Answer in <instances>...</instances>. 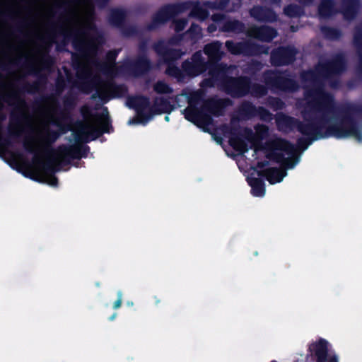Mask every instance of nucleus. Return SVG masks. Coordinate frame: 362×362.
Instances as JSON below:
<instances>
[{
    "mask_svg": "<svg viewBox=\"0 0 362 362\" xmlns=\"http://www.w3.org/2000/svg\"><path fill=\"white\" fill-rule=\"evenodd\" d=\"M151 67V62L145 55H140L124 65L126 71L134 77L144 76L150 71Z\"/></svg>",
    "mask_w": 362,
    "mask_h": 362,
    "instance_id": "obj_18",
    "label": "nucleus"
},
{
    "mask_svg": "<svg viewBox=\"0 0 362 362\" xmlns=\"http://www.w3.org/2000/svg\"><path fill=\"white\" fill-rule=\"evenodd\" d=\"M220 30L223 32H232L234 33L240 34L245 31V24L239 20H228L225 21Z\"/></svg>",
    "mask_w": 362,
    "mask_h": 362,
    "instance_id": "obj_31",
    "label": "nucleus"
},
{
    "mask_svg": "<svg viewBox=\"0 0 362 362\" xmlns=\"http://www.w3.org/2000/svg\"><path fill=\"white\" fill-rule=\"evenodd\" d=\"M217 30V26L215 23H211L207 27V32L209 33H214Z\"/></svg>",
    "mask_w": 362,
    "mask_h": 362,
    "instance_id": "obj_63",
    "label": "nucleus"
},
{
    "mask_svg": "<svg viewBox=\"0 0 362 362\" xmlns=\"http://www.w3.org/2000/svg\"><path fill=\"white\" fill-rule=\"evenodd\" d=\"M187 23L188 21L186 18H180L177 20H175L173 21L175 31L176 33L182 32L187 26Z\"/></svg>",
    "mask_w": 362,
    "mask_h": 362,
    "instance_id": "obj_53",
    "label": "nucleus"
},
{
    "mask_svg": "<svg viewBox=\"0 0 362 362\" xmlns=\"http://www.w3.org/2000/svg\"><path fill=\"white\" fill-rule=\"evenodd\" d=\"M216 81L215 78H205L202 81V86L211 88L214 86V82Z\"/></svg>",
    "mask_w": 362,
    "mask_h": 362,
    "instance_id": "obj_60",
    "label": "nucleus"
},
{
    "mask_svg": "<svg viewBox=\"0 0 362 362\" xmlns=\"http://www.w3.org/2000/svg\"><path fill=\"white\" fill-rule=\"evenodd\" d=\"M256 116L259 117L262 120L268 121L270 119V112L262 106L257 107Z\"/></svg>",
    "mask_w": 362,
    "mask_h": 362,
    "instance_id": "obj_52",
    "label": "nucleus"
},
{
    "mask_svg": "<svg viewBox=\"0 0 362 362\" xmlns=\"http://www.w3.org/2000/svg\"><path fill=\"white\" fill-rule=\"evenodd\" d=\"M284 13L291 18H300L305 15V10L299 5L290 4L284 8Z\"/></svg>",
    "mask_w": 362,
    "mask_h": 362,
    "instance_id": "obj_40",
    "label": "nucleus"
},
{
    "mask_svg": "<svg viewBox=\"0 0 362 362\" xmlns=\"http://www.w3.org/2000/svg\"><path fill=\"white\" fill-rule=\"evenodd\" d=\"M127 106L136 112V116L128 121L129 124H146L153 116L158 115V96H156L151 105L147 96L136 95L128 96Z\"/></svg>",
    "mask_w": 362,
    "mask_h": 362,
    "instance_id": "obj_7",
    "label": "nucleus"
},
{
    "mask_svg": "<svg viewBox=\"0 0 362 362\" xmlns=\"http://www.w3.org/2000/svg\"><path fill=\"white\" fill-rule=\"evenodd\" d=\"M269 165V162L267 160L258 161L257 163V168L262 169Z\"/></svg>",
    "mask_w": 362,
    "mask_h": 362,
    "instance_id": "obj_64",
    "label": "nucleus"
},
{
    "mask_svg": "<svg viewBox=\"0 0 362 362\" xmlns=\"http://www.w3.org/2000/svg\"><path fill=\"white\" fill-rule=\"evenodd\" d=\"M127 19V12L122 8H113L110 11L108 21L111 25L117 28L122 27Z\"/></svg>",
    "mask_w": 362,
    "mask_h": 362,
    "instance_id": "obj_30",
    "label": "nucleus"
},
{
    "mask_svg": "<svg viewBox=\"0 0 362 362\" xmlns=\"http://www.w3.org/2000/svg\"><path fill=\"white\" fill-rule=\"evenodd\" d=\"M193 4L192 1L169 4L160 8V25L165 22V18H170L188 10Z\"/></svg>",
    "mask_w": 362,
    "mask_h": 362,
    "instance_id": "obj_22",
    "label": "nucleus"
},
{
    "mask_svg": "<svg viewBox=\"0 0 362 362\" xmlns=\"http://www.w3.org/2000/svg\"><path fill=\"white\" fill-rule=\"evenodd\" d=\"M267 105L276 111L282 110L284 107V103L279 98L270 96L267 98Z\"/></svg>",
    "mask_w": 362,
    "mask_h": 362,
    "instance_id": "obj_45",
    "label": "nucleus"
},
{
    "mask_svg": "<svg viewBox=\"0 0 362 362\" xmlns=\"http://www.w3.org/2000/svg\"><path fill=\"white\" fill-rule=\"evenodd\" d=\"M98 98L103 103H107L111 99L124 97L128 93V88L124 84H117L113 81L104 83L103 90H97Z\"/></svg>",
    "mask_w": 362,
    "mask_h": 362,
    "instance_id": "obj_15",
    "label": "nucleus"
},
{
    "mask_svg": "<svg viewBox=\"0 0 362 362\" xmlns=\"http://www.w3.org/2000/svg\"><path fill=\"white\" fill-rule=\"evenodd\" d=\"M297 54L294 46H279L271 51L269 62L275 67L288 66L296 61Z\"/></svg>",
    "mask_w": 362,
    "mask_h": 362,
    "instance_id": "obj_13",
    "label": "nucleus"
},
{
    "mask_svg": "<svg viewBox=\"0 0 362 362\" xmlns=\"http://www.w3.org/2000/svg\"><path fill=\"white\" fill-rule=\"evenodd\" d=\"M346 69V60L341 54H337L330 59L318 62L313 69L303 70L300 74L302 82L312 83L313 88L306 91L307 96H313L310 103V110L316 113H332L336 109L334 95L324 90L325 82L327 81L330 88L339 87L338 76Z\"/></svg>",
    "mask_w": 362,
    "mask_h": 362,
    "instance_id": "obj_3",
    "label": "nucleus"
},
{
    "mask_svg": "<svg viewBox=\"0 0 362 362\" xmlns=\"http://www.w3.org/2000/svg\"><path fill=\"white\" fill-rule=\"evenodd\" d=\"M191 6H192L189 13L191 17L196 18L202 21L206 20L209 17V12L208 10L203 8L198 1H193Z\"/></svg>",
    "mask_w": 362,
    "mask_h": 362,
    "instance_id": "obj_37",
    "label": "nucleus"
},
{
    "mask_svg": "<svg viewBox=\"0 0 362 362\" xmlns=\"http://www.w3.org/2000/svg\"><path fill=\"white\" fill-rule=\"evenodd\" d=\"M180 69L183 74V82L186 77L194 78L205 73L207 71L206 61L201 51L195 52L189 59L184 60Z\"/></svg>",
    "mask_w": 362,
    "mask_h": 362,
    "instance_id": "obj_12",
    "label": "nucleus"
},
{
    "mask_svg": "<svg viewBox=\"0 0 362 362\" xmlns=\"http://www.w3.org/2000/svg\"><path fill=\"white\" fill-rule=\"evenodd\" d=\"M208 74L216 81L219 82L220 86L222 88V80L225 76H229L227 74L228 66L226 64L219 62H206Z\"/></svg>",
    "mask_w": 362,
    "mask_h": 362,
    "instance_id": "obj_26",
    "label": "nucleus"
},
{
    "mask_svg": "<svg viewBox=\"0 0 362 362\" xmlns=\"http://www.w3.org/2000/svg\"><path fill=\"white\" fill-rule=\"evenodd\" d=\"M119 29L120 30L122 35L126 37L137 36L141 33L137 26L127 25L125 23L123 24L122 27H120Z\"/></svg>",
    "mask_w": 362,
    "mask_h": 362,
    "instance_id": "obj_43",
    "label": "nucleus"
},
{
    "mask_svg": "<svg viewBox=\"0 0 362 362\" xmlns=\"http://www.w3.org/2000/svg\"><path fill=\"white\" fill-rule=\"evenodd\" d=\"M204 52L208 57L206 62H219L223 55L221 51V43L218 41L206 44L204 47Z\"/></svg>",
    "mask_w": 362,
    "mask_h": 362,
    "instance_id": "obj_28",
    "label": "nucleus"
},
{
    "mask_svg": "<svg viewBox=\"0 0 362 362\" xmlns=\"http://www.w3.org/2000/svg\"><path fill=\"white\" fill-rule=\"evenodd\" d=\"M172 91V89L164 82L160 81V94L167 93Z\"/></svg>",
    "mask_w": 362,
    "mask_h": 362,
    "instance_id": "obj_59",
    "label": "nucleus"
},
{
    "mask_svg": "<svg viewBox=\"0 0 362 362\" xmlns=\"http://www.w3.org/2000/svg\"><path fill=\"white\" fill-rule=\"evenodd\" d=\"M230 104V100L228 98L211 97L203 100V108L211 117H219L224 114L226 107Z\"/></svg>",
    "mask_w": 362,
    "mask_h": 362,
    "instance_id": "obj_19",
    "label": "nucleus"
},
{
    "mask_svg": "<svg viewBox=\"0 0 362 362\" xmlns=\"http://www.w3.org/2000/svg\"><path fill=\"white\" fill-rule=\"evenodd\" d=\"M103 110L106 112V115L105 116V119L101 123V130H103V133H110V130H112V126L111 124L110 119L108 116L107 107H104Z\"/></svg>",
    "mask_w": 362,
    "mask_h": 362,
    "instance_id": "obj_50",
    "label": "nucleus"
},
{
    "mask_svg": "<svg viewBox=\"0 0 362 362\" xmlns=\"http://www.w3.org/2000/svg\"><path fill=\"white\" fill-rule=\"evenodd\" d=\"M230 0H214L207 1L204 5L209 9L224 11L228 6Z\"/></svg>",
    "mask_w": 362,
    "mask_h": 362,
    "instance_id": "obj_41",
    "label": "nucleus"
},
{
    "mask_svg": "<svg viewBox=\"0 0 362 362\" xmlns=\"http://www.w3.org/2000/svg\"><path fill=\"white\" fill-rule=\"evenodd\" d=\"M225 18V15L222 13H214L211 16V20L215 23H220Z\"/></svg>",
    "mask_w": 362,
    "mask_h": 362,
    "instance_id": "obj_61",
    "label": "nucleus"
},
{
    "mask_svg": "<svg viewBox=\"0 0 362 362\" xmlns=\"http://www.w3.org/2000/svg\"><path fill=\"white\" fill-rule=\"evenodd\" d=\"M8 105L16 106V111L11 114V125L8 129V136H0V145L2 147L7 148L12 145L11 139L18 138L21 136V131L16 129L21 127L22 123L27 122L28 117L23 111L27 107V103L25 99L19 96L18 93L7 94L4 98Z\"/></svg>",
    "mask_w": 362,
    "mask_h": 362,
    "instance_id": "obj_6",
    "label": "nucleus"
},
{
    "mask_svg": "<svg viewBox=\"0 0 362 362\" xmlns=\"http://www.w3.org/2000/svg\"><path fill=\"white\" fill-rule=\"evenodd\" d=\"M204 99L202 97V95L199 92H193L190 96L188 98V106L191 107V108L197 107V105L200 102L203 103Z\"/></svg>",
    "mask_w": 362,
    "mask_h": 362,
    "instance_id": "obj_46",
    "label": "nucleus"
},
{
    "mask_svg": "<svg viewBox=\"0 0 362 362\" xmlns=\"http://www.w3.org/2000/svg\"><path fill=\"white\" fill-rule=\"evenodd\" d=\"M119 54V51L110 50L106 54V62L101 65V71L104 74H110L115 69V62Z\"/></svg>",
    "mask_w": 362,
    "mask_h": 362,
    "instance_id": "obj_33",
    "label": "nucleus"
},
{
    "mask_svg": "<svg viewBox=\"0 0 362 362\" xmlns=\"http://www.w3.org/2000/svg\"><path fill=\"white\" fill-rule=\"evenodd\" d=\"M317 11L320 18H328L331 17L336 13L334 1L322 0L318 6Z\"/></svg>",
    "mask_w": 362,
    "mask_h": 362,
    "instance_id": "obj_32",
    "label": "nucleus"
},
{
    "mask_svg": "<svg viewBox=\"0 0 362 362\" xmlns=\"http://www.w3.org/2000/svg\"><path fill=\"white\" fill-rule=\"evenodd\" d=\"M320 30L324 37L331 41L339 40L343 35L341 30L339 28L327 25L322 26Z\"/></svg>",
    "mask_w": 362,
    "mask_h": 362,
    "instance_id": "obj_36",
    "label": "nucleus"
},
{
    "mask_svg": "<svg viewBox=\"0 0 362 362\" xmlns=\"http://www.w3.org/2000/svg\"><path fill=\"white\" fill-rule=\"evenodd\" d=\"M78 88L83 93H89L92 90L93 86L90 82L83 81L78 83Z\"/></svg>",
    "mask_w": 362,
    "mask_h": 362,
    "instance_id": "obj_54",
    "label": "nucleus"
},
{
    "mask_svg": "<svg viewBox=\"0 0 362 362\" xmlns=\"http://www.w3.org/2000/svg\"><path fill=\"white\" fill-rule=\"evenodd\" d=\"M57 152L64 163L69 164L71 160L86 158L90 151L87 145H60L57 148Z\"/></svg>",
    "mask_w": 362,
    "mask_h": 362,
    "instance_id": "obj_17",
    "label": "nucleus"
},
{
    "mask_svg": "<svg viewBox=\"0 0 362 362\" xmlns=\"http://www.w3.org/2000/svg\"><path fill=\"white\" fill-rule=\"evenodd\" d=\"M327 114L316 113L312 110H305L302 114L303 121L291 116L282 115L278 118L277 122L291 131L296 129L302 135L307 136L300 137L297 140L298 147L303 151L314 141L325 139L322 128H325L329 122Z\"/></svg>",
    "mask_w": 362,
    "mask_h": 362,
    "instance_id": "obj_5",
    "label": "nucleus"
},
{
    "mask_svg": "<svg viewBox=\"0 0 362 362\" xmlns=\"http://www.w3.org/2000/svg\"><path fill=\"white\" fill-rule=\"evenodd\" d=\"M78 125L80 126V132L75 136V140L77 143H88L97 139L103 134L100 128L94 126H86L81 122H78Z\"/></svg>",
    "mask_w": 362,
    "mask_h": 362,
    "instance_id": "obj_23",
    "label": "nucleus"
},
{
    "mask_svg": "<svg viewBox=\"0 0 362 362\" xmlns=\"http://www.w3.org/2000/svg\"><path fill=\"white\" fill-rule=\"evenodd\" d=\"M230 134L229 144L236 151L245 153L248 151L247 143L243 139L251 141L253 137V132L250 128L245 127L243 130L240 126H232L229 128Z\"/></svg>",
    "mask_w": 362,
    "mask_h": 362,
    "instance_id": "obj_14",
    "label": "nucleus"
},
{
    "mask_svg": "<svg viewBox=\"0 0 362 362\" xmlns=\"http://www.w3.org/2000/svg\"><path fill=\"white\" fill-rule=\"evenodd\" d=\"M28 26V23L26 20L23 19L19 21L16 25L14 28V30L17 31L18 33H21L23 28H26Z\"/></svg>",
    "mask_w": 362,
    "mask_h": 362,
    "instance_id": "obj_57",
    "label": "nucleus"
},
{
    "mask_svg": "<svg viewBox=\"0 0 362 362\" xmlns=\"http://www.w3.org/2000/svg\"><path fill=\"white\" fill-rule=\"evenodd\" d=\"M76 106V97L73 95H65L63 99V108L59 110L58 116L52 124L59 127L62 133L71 129L73 121L72 111Z\"/></svg>",
    "mask_w": 362,
    "mask_h": 362,
    "instance_id": "obj_11",
    "label": "nucleus"
},
{
    "mask_svg": "<svg viewBox=\"0 0 362 362\" xmlns=\"http://www.w3.org/2000/svg\"><path fill=\"white\" fill-rule=\"evenodd\" d=\"M354 42L358 47H362V24H358L356 27Z\"/></svg>",
    "mask_w": 362,
    "mask_h": 362,
    "instance_id": "obj_55",
    "label": "nucleus"
},
{
    "mask_svg": "<svg viewBox=\"0 0 362 362\" xmlns=\"http://www.w3.org/2000/svg\"><path fill=\"white\" fill-rule=\"evenodd\" d=\"M57 90H62L65 86V82L64 79L57 80L56 83Z\"/></svg>",
    "mask_w": 362,
    "mask_h": 362,
    "instance_id": "obj_62",
    "label": "nucleus"
},
{
    "mask_svg": "<svg viewBox=\"0 0 362 362\" xmlns=\"http://www.w3.org/2000/svg\"><path fill=\"white\" fill-rule=\"evenodd\" d=\"M225 45L227 50L234 55L242 54L247 57H253L269 53V47L250 40L237 42L233 40H227Z\"/></svg>",
    "mask_w": 362,
    "mask_h": 362,
    "instance_id": "obj_10",
    "label": "nucleus"
},
{
    "mask_svg": "<svg viewBox=\"0 0 362 362\" xmlns=\"http://www.w3.org/2000/svg\"><path fill=\"white\" fill-rule=\"evenodd\" d=\"M249 13L258 22L272 23L279 20V16L273 8L262 6H254L250 9Z\"/></svg>",
    "mask_w": 362,
    "mask_h": 362,
    "instance_id": "obj_21",
    "label": "nucleus"
},
{
    "mask_svg": "<svg viewBox=\"0 0 362 362\" xmlns=\"http://www.w3.org/2000/svg\"><path fill=\"white\" fill-rule=\"evenodd\" d=\"M262 77L264 84L252 82L247 76H225L221 88L233 98L250 95L257 99L267 95L269 90L274 93H293L300 88L296 76L288 70L267 69Z\"/></svg>",
    "mask_w": 362,
    "mask_h": 362,
    "instance_id": "obj_2",
    "label": "nucleus"
},
{
    "mask_svg": "<svg viewBox=\"0 0 362 362\" xmlns=\"http://www.w3.org/2000/svg\"><path fill=\"white\" fill-rule=\"evenodd\" d=\"M354 115H362V106L354 103H345L339 107L336 105L334 112L327 114L329 122L322 128L325 139L354 137L362 142V132Z\"/></svg>",
    "mask_w": 362,
    "mask_h": 362,
    "instance_id": "obj_4",
    "label": "nucleus"
},
{
    "mask_svg": "<svg viewBox=\"0 0 362 362\" xmlns=\"http://www.w3.org/2000/svg\"><path fill=\"white\" fill-rule=\"evenodd\" d=\"M57 34L62 35L64 39L57 45L59 51L66 46L70 40H72L73 47L83 57L95 56L99 49L98 37H83L86 33L81 30L68 31L62 25L52 24L49 32L44 37L40 38L42 44V52L40 63L42 66L39 68L31 63H25V66L29 69V74L37 77V79L33 83L26 82L19 88V92L33 94L40 90L47 81L46 75L42 74V70L49 69L54 64V58L49 54L53 44L56 43Z\"/></svg>",
    "mask_w": 362,
    "mask_h": 362,
    "instance_id": "obj_1",
    "label": "nucleus"
},
{
    "mask_svg": "<svg viewBox=\"0 0 362 362\" xmlns=\"http://www.w3.org/2000/svg\"><path fill=\"white\" fill-rule=\"evenodd\" d=\"M361 6L360 0H341L339 12L345 20L352 21L356 18Z\"/></svg>",
    "mask_w": 362,
    "mask_h": 362,
    "instance_id": "obj_24",
    "label": "nucleus"
},
{
    "mask_svg": "<svg viewBox=\"0 0 362 362\" xmlns=\"http://www.w3.org/2000/svg\"><path fill=\"white\" fill-rule=\"evenodd\" d=\"M80 113L84 119H88L90 118H95L100 119L103 117V115L98 113H93L92 108L88 105H83L80 108Z\"/></svg>",
    "mask_w": 362,
    "mask_h": 362,
    "instance_id": "obj_44",
    "label": "nucleus"
},
{
    "mask_svg": "<svg viewBox=\"0 0 362 362\" xmlns=\"http://www.w3.org/2000/svg\"><path fill=\"white\" fill-rule=\"evenodd\" d=\"M175 108V105L163 97H160V115L162 113H170Z\"/></svg>",
    "mask_w": 362,
    "mask_h": 362,
    "instance_id": "obj_48",
    "label": "nucleus"
},
{
    "mask_svg": "<svg viewBox=\"0 0 362 362\" xmlns=\"http://www.w3.org/2000/svg\"><path fill=\"white\" fill-rule=\"evenodd\" d=\"M257 107L250 101H243L239 107V112L241 116L246 119H251L256 117Z\"/></svg>",
    "mask_w": 362,
    "mask_h": 362,
    "instance_id": "obj_35",
    "label": "nucleus"
},
{
    "mask_svg": "<svg viewBox=\"0 0 362 362\" xmlns=\"http://www.w3.org/2000/svg\"><path fill=\"white\" fill-rule=\"evenodd\" d=\"M309 352L316 356V362H326L328 356V342L325 339H320L311 344L308 348Z\"/></svg>",
    "mask_w": 362,
    "mask_h": 362,
    "instance_id": "obj_25",
    "label": "nucleus"
},
{
    "mask_svg": "<svg viewBox=\"0 0 362 362\" xmlns=\"http://www.w3.org/2000/svg\"><path fill=\"white\" fill-rule=\"evenodd\" d=\"M42 166L45 172L48 173L47 183L51 186L57 187L58 185L59 180L54 173L57 170L54 166L51 160H47L46 163H43Z\"/></svg>",
    "mask_w": 362,
    "mask_h": 362,
    "instance_id": "obj_38",
    "label": "nucleus"
},
{
    "mask_svg": "<svg viewBox=\"0 0 362 362\" xmlns=\"http://www.w3.org/2000/svg\"><path fill=\"white\" fill-rule=\"evenodd\" d=\"M185 118L197 126L204 129V132H209L206 127L212 123L213 119L210 115L203 108L201 107H187L183 111Z\"/></svg>",
    "mask_w": 362,
    "mask_h": 362,
    "instance_id": "obj_16",
    "label": "nucleus"
},
{
    "mask_svg": "<svg viewBox=\"0 0 362 362\" xmlns=\"http://www.w3.org/2000/svg\"><path fill=\"white\" fill-rule=\"evenodd\" d=\"M117 299L114 302L112 308L114 309H118L121 307L122 303V292L121 291H118L117 293Z\"/></svg>",
    "mask_w": 362,
    "mask_h": 362,
    "instance_id": "obj_58",
    "label": "nucleus"
},
{
    "mask_svg": "<svg viewBox=\"0 0 362 362\" xmlns=\"http://www.w3.org/2000/svg\"><path fill=\"white\" fill-rule=\"evenodd\" d=\"M202 28L199 25L192 23L187 31L192 39H199L202 36Z\"/></svg>",
    "mask_w": 362,
    "mask_h": 362,
    "instance_id": "obj_47",
    "label": "nucleus"
},
{
    "mask_svg": "<svg viewBox=\"0 0 362 362\" xmlns=\"http://www.w3.org/2000/svg\"><path fill=\"white\" fill-rule=\"evenodd\" d=\"M23 147L25 148V150L29 153H32V154H34V157H33V161L35 163H41V157H40V155L39 154L38 151H36L35 146H34V144L32 140H28V139H25L23 143Z\"/></svg>",
    "mask_w": 362,
    "mask_h": 362,
    "instance_id": "obj_42",
    "label": "nucleus"
},
{
    "mask_svg": "<svg viewBox=\"0 0 362 362\" xmlns=\"http://www.w3.org/2000/svg\"><path fill=\"white\" fill-rule=\"evenodd\" d=\"M257 175L260 177H265L270 184H276L281 182L286 176V171L279 169L277 167H271L257 172Z\"/></svg>",
    "mask_w": 362,
    "mask_h": 362,
    "instance_id": "obj_27",
    "label": "nucleus"
},
{
    "mask_svg": "<svg viewBox=\"0 0 362 362\" xmlns=\"http://www.w3.org/2000/svg\"><path fill=\"white\" fill-rule=\"evenodd\" d=\"M358 25H356L354 29L353 43H354V46L356 47V48L357 49V53H358V57L357 71H358V74H362V47H358L354 42V36H355V34L356 32V27Z\"/></svg>",
    "mask_w": 362,
    "mask_h": 362,
    "instance_id": "obj_51",
    "label": "nucleus"
},
{
    "mask_svg": "<svg viewBox=\"0 0 362 362\" xmlns=\"http://www.w3.org/2000/svg\"><path fill=\"white\" fill-rule=\"evenodd\" d=\"M247 35L265 42H272L278 35L277 30L271 26L263 25L250 28Z\"/></svg>",
    "mask_w": 362,
    "mask_h": 362,
    "instance_id": "obj_20",
    "label": "nucleus"
},
{
    "mask_svg": "<svg viewBox=\"0 0 362 362\" xmlns=\"http://www.w3.org/2000/svg\"><path fill=\"white\" fill-rule=\"evenodd\" d=\"M251 187V194L255 197H261L265 194V184L262 179L254 177L248 181Z\"/></svg>",
    "mask_w": 362,
    "mask_h": 362,
    "instance_id": "obj_34",
    "label": "nucleus"
},
{
    "mask_svg": "<svg viewBox=\"0 0 362 362\" xmlns=\"http://www.w3.org/2000/svg\"><path fill=\"white\" fill-rule=\"evenodd\" d=\"M62 131L59 129V131L48 129L46 131L45 135L43 138L45 146L42 151L47 156L54 155L55 150L52 147V144H54L58 138L62 134Z\"/></svg>",
    "mask_w": 362,
    "mask_h": 362,
    "instance_id": "obj_29",
    "label": "nucleus"
},
{
    "mask_svg": "<svg viewBox=\"0 0 362 362\" xmlns=\"http://www.w3.org/2000/svg\"><path fill=\"white\" fill-rule=\"evenodd\" d=\"M257 134L262 140L264 139L269 133V128L267 126L262 124L259 125L257 128H256Z\"/></svg>",
    "mask_w": 362,
    "mask_h": 362,
    "instance_id": "obj_56",
    "label": "nucleus"
},
{
    "mask_svg": "<svg viewBox=\"0 0 362 362\" xmlns=\"http://www.w3.org/2000/svg\"><path fill=\"white\" fill-rule=\"evenodd\" d=\"M158 28V10L155 11L152 16V21L145 25L144 30L151 31Z\"/></svg>",
    "mask_w": 362,
    "mask_h": 362,
    "instance_id": "obj_49",
    "label": "nucleus"
},
{
    "mask_svg": "<svg viewBox=\"0 0 362 362\" xmlns=\"http://www.w3.org/2000/svg\"><path fill=\"white\" fill-rule=\"evenodd\" d=\"M264 67V64L257 59H252L249 62L244 69V73L247 74V76H255L259 72L262 71Z\"/></svg>",
    "mask_w": 362,
    "mask_h": 362,
    "instance_id": "obj_39",
    "label": "nucleus"
},
{
    "mask_svg": "<svg viewBox=\"0 0 362 362\" xmlns=\"http://www.w3.org/2000/svg\"><path fill=\"white\" fill-rule=\"evenodd\" d=\"M272 150L267 155V158L277 163H281L286 168H293L298 162V156L296 155L295 146L288 140L276 138L269 143Z\"/></svg>",
    "mask_w": 362,
    "mask_h": 362,
    "instance_id": "obj_8",
    "label": "nucleus"
},
{
    "mask_svg": "<svg viewBox=\"0 0 362 362\" xmlns=\"http://www.w3.org/2000/svg\"><path fill=\"white\" fill-rule=\"evenodd\" d=\"M163 41L160 39V64H166L165 74L175 78L177 82H183V74L180 68L176 65V62L181 59L185 52L181 49L168 48L163 49L161 47Z\"/></svg>",
    "mask_w": 362,
    "mask_h": 362,
    "instance_id": "obj_9",
    "label": "nucleus"
}]
</instances>
